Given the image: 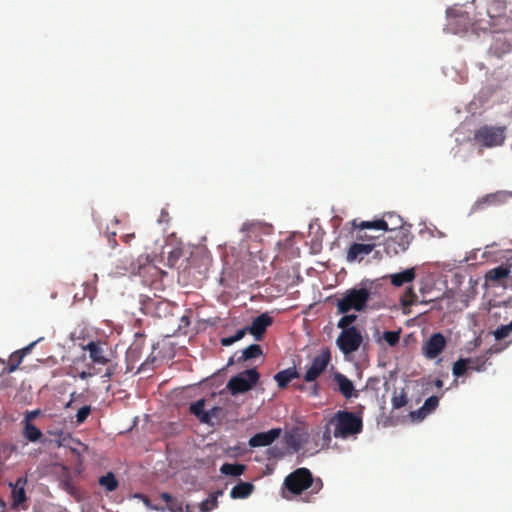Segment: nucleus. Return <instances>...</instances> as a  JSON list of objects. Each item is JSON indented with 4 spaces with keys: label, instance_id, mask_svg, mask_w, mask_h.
Returning <instances> with one entry per match:
<instances>
[{
    "label": "nucleus",
    "instance_id": "obj_5",
    "mask_svg": "<svg viewBox=\"0 0 512 512\" xmlns=\"http://www.w3.org/2000/svg\"><path fill=\"white\" fill-rule=\"evenodd\" d=\"M329 425L334 427L333 436L341 439L359 434L363 429L361 417L353 412L344 410L336 412L334 416L330 418Z\"/></svg>",
    "mask_w": 512,
    "mask_h": 512
},
{
    "label": "nucleus",
    "instance_id": "obj_23",
    "mask_svg": "<svg viewBox=\"0 0 512 512\" xmlns=\"http://www.w3.org/2000/svg\"><path fill=\"white\" fill-rule=\"evenodd\" d=\"M389 277L392 285L401 287L406 283L412 282L416 277V273L414 268H409L400 273L391 274Z\"/></svg>",
    "mask_w": 512,
    "mask_h": 512
},
{
    "label": "nucleus",
    "instance_id": "obj_46",
    "mask_svg": "<svg viewBox=\"0 0 512 512\" xmlns=\"http://www.w3.org/2000/svg\"><path fill=\"white\" fill-rule=\"evenodd\" d=\"M27 482H28L27 477H19V478H17L15 483H10L9 485H10V487L16 488V489H20V488L25 489Z\"/></svg>",
    "mask_w": 512,
    "mask_h": 512
},
{
    "label": "nucleus",
    "instance_id": "obj_55",
    "mask_svg": "<svg viewBox=\"0 0 512 512\" xmlns=\"http://www.w3.org/2000/svg\"><path fill=\"white\" fill-rule=\"evenodd\" d=\"M181 321H182L183 323L189 324L188 317H186V316H183V317L181 318Z\"/></svg>",
    "mask_w": 512,
    "mask_h": 512
},
{
    "label": "nucleus",
    "instance_id": "obj_17",
    "mask_svg": "<svg viewBox=\"0 0 512 512\" xmlns=\"http://www.w3.org/2000/svg\"><path fill=\"white\" fill-rule=\"evenodd\" d=\"M512 264L500 265L488 270L485 274L487 282L501 284L511 274Z\"/></svg>",
    "mask_w": 512,
    "mask_h": 512
},
{
    "label": "nucleus",
    "instance_id": "obj_12",
    "mask_svg": "<svg viewBox=\"0 0 512 512\" xmlns=\"http://www.w3.org/2000/svg\"><path fill=\"white\" fill-rule=\"evenodd\" d=\"M446 347V339L441 333L433 334L424 344L423 352L426 358H436Z\"/></svg>",
    "mask_w": 512,
    "mask_h": 512
},
{
    "label": "nucleus",
    "instance_id": "obj_41",
    "mask_svg": "<svg viewBox=\"0 0 512 512\" xmlns=\"http://www.w3.org/2000/svg\"><path fill=\"white\" fill-rule=\"evenodd\" d=\"M21 356H18L16 353H12L9 357L7 367L5 368L6 373L14 372L19 365L22 363Z\"/></svg>",
    "mask_w": 512,
    "mask_h": 512
},
{
    "label": "nucleus",
    "instance_id": "obj_38",
    "mask_svg": "<svg viewBox=\"0 0 512 512\" xmlns=\"http://www.w3.org/2000/svg\"><path fill=\"white\" fill-rule=\"evenodd\" d=\"M218 500L216 494H211L207 499L200 503V510L202 512H210L217 507Z\"/></svg>",
    "mask_w": 512,
    "mask_h": 512
},
{
    "label": "nucleus",
    "instance_id": "obj_43",
    "mask_svg": "<svg viewBox=\"0 0 512 512\" xmlns=\"http://www.w3.org/2000/svg\"><path fill=\"white\" fill-rule=\"evenodd\" d=\"M417 302V295L411 287L406 289L404 298L402 299L403 306H410Z\"/></svg>",
    "mask_w": 512,
    "mask_h": 512
},
{
    "label": "nucleus",
    "instance_id": "obj_11",
    "mask_svg": "<svg viewBox=\"0 0 512 512\" xmlns=\"http://www.w3.org/2000/svg\"><path fill=\"white\" fill-rule=\"evenodd\" d=\"M330 361L331 352L329 348L322 349L321 352L313 358L311 366L304 375V380L306 382L315 381L326 370Z\"/></svg>",
    "mask_w": 512,
    "mask_h": 512
},
{
    "label": "nucleus",
    "instance_id": "obj_37",
    "mask_svg": "<svg viewBox=\"0 0 512 512\" xmlns=\"http://www.w3.org/2000/svg\"><path fill=\"white\" fill-rule=\"evenodd\" d=\"M467 359L470 360L469 367L471 370H475L478 372L485 370L486 362H487L486 356H480L477 358H467Z\"/></svg>",
    "mask_w": 512,
    "mask_h": 512
},
{
    "label": "nucleus",
    "instance_id": "obj_25",
    "mask_svg": "<svg viewBox=\"0 0 512 512\" xmlns=\"http://www.w3.org/2000/svg\"><path fill=\"white\" fill-rule=\"evenodd\" d=\"M254 490V485L249 482H240L230 491V497L233 499H245L249 497Z\"/></svg>",
    "mask_w": 512,
    "mask_h": 512
},
{
    "label": "nucleus",
    "instance_id": "obj_54",
    "mask_svg": "<svg viewBox=\"0 0 512 512\" xmlns=\"http://www.w3.org/2000/svg\"><path fill=\"white\" fill-rule=\"evenodd\" d=\"M313 395H318V385L317 384H314V387H313Z\"/></svg>",
    "mask_w": 512,
    "mask_h": 512
},
{
    "label": "nucleus",
    "instance_id": "obj_36",
    "mask_svg": "<svg viewBox=\"0 0 512 512\" xmlns=\"http://www.w3.org/2000/svg\"><path fill=\"white\" fill-rule=\"evenodd\" d=\"M357 320L356 314H344L338 321L337 327L341 330L350 329L352 324Z\"/></svg>",
    "mask_w": 512,
    "mask_h": 512
},
{
    "label": "nucleus",
    "instance_id": "obj_34",
    "mask_svg": "<svg viewBox=\"0 0 512 512\" xmlns=\"http://www.w3.org/2000/svg\"><path fill=\"white\" fill-rule=\"evenodd\" d=\"M246 333H248V330L245 327L243 329L238 330L236 332V334L233 335V336L222 338L221 339V344H222V346H225V347L231 346L235 342L241 340L246 335Z\"/></svg>",
    "mask_w": 512,
    "mask_h": 512
},
{
    "label": "nucleus",
    "instance_id": "obj_42",
    "mask_svg": "<svg viewBox=\"0 0 512 512\" xmlns=\"http://www.w3.org/2000/svg\"><path fill=\"white\" fill-rule=\"evenodd\" d=\"M91 410L92 409H91L90 405H85V406L81 407L77 411V414H76V423L78 425L84 423L86 421V419L88 418V416L90 415Z\"/></svg>",
    "mask_w": 512,
    "mask_h": 512
},
{
    "label": "nucleus",
    "instance_id": "obj_7",
    "mask_svg": "<svg viewBox=\"0 0 512 512\" xmlns=\"http://www.w3.org/2000/svg\"><path fill=\"white\" fill-rule=\"evenodd\" d=\"M260 379L256 368L247 369L232 377L227 383V389L232 395L245 393L252 389Z\"/></svg>",
    "mask_w": 512,
    "mask_h": 512
},
{
    "label": "nucleus",
    "instance_id": "obj_33",
    "mask_svg": "<svg viewBox=\"0 0 512 512\" xmlns=\"http://www.w3.org/2000/svg\"><path fill=\"white\" fill-rule=\"evenodd\" d=\"M400 335L401 328L397 331H385L382 334V339L388 344V346L395 347L400 341Z\"/></svg>",
    "mask_w": 512,
    "mask_h": 512
},
{
    "label": "nucleus",
    "instance_id": "obj_50",
    "mask_svg": "<svg viewBox=\"0 0 512 512\" xmlns=\"http://www.w3.org/2000/svg\"><path fill=\"white\" fill-rule=\"evenodd\" d=\"M39 410H33L26 413L24 421L32 422V419L39 415Z\"/></svg>",
    "mask_w": 512,
    "mask_h": 512
},
{
    "label": "nucleus",
    "instance_id": "obj_57",
    "mask_svg": "<svg viewBox=\"0 0 512 512\" xmlns=\"http://www.w3.org/2000/svg\"><path fill=\"white\" fill-rule=\"evenodd\" d=\"M442 384H443V382H442L441 380H437V381H436V385H437L438 387H441V386H442Z\"/></svg>",
    "mask_w": 512,
    "mask_h": 512
},
{
    "label": "nucleus",
    "instance_id": "obj_20",
    "mask_svg": "<svg viewBox=\"0 0 512 512\" xmlns=\"http://www.w3.org/2000/svg\"><path fill=\"white\" fill-rule=\"evenodd\" d=\"M240 231L243 234L242 240L256 239L261 235L263 231V225L260 221H246L243 223Z\"/></svg>",
    "mask_w": 512,
    "mask_h": 512
},
{
    "label": "nucleus",
    "instance_id": "obj_1",
    "mask_svg": "<svg viewBox=\"0 0 512 512\" xmlns=\"http://www.w3.org/2000/svg\"><path fill=\"white\" fill-rule=\"evenodd\" d=\"M486 17L477 13L473 26L476 30L490 33H502L512 28V10L507 12L505 0H488L486 4Z\"/></svg>",
    "mask_w": 512,
    "mask_h": 512
},
{
    "label": "nucleus",
    "instance_id": "obj_18",
    "mask_svg": "<svg viewBox=\"0 0 512 512\" xmlns=\"http://www.w3.org/2000/svg\"><path fill=\"white\" fill-rule=\"evenodd\" d=\"M512 198V192L497 191L495 193L487 194L476 202L478 207L498 205L507 202Z\"/></svg>",
    "mask_w": 512,
    "mask_h": 512
},
{
    "label": "nucleus",
    "instance_id": "obj_58",
    "mask_svg": "<svg viewBox=\"0 0 512 512\" xmlns=\"http://www.w3.org/2000/svg\"><path fill=\"white\" fill-rule=\"evenodd\" d=\"M0 504H1L2 506H5V505H6V504H5V502H4V501H2V500H0Z\"/></svg>",
    "mask_w": 512,
    "mask_h": 512
},
{
    "label": "nucleus",
    "instance_id": "obj_21",
    "mask_svg": "<svg viewBox=\"0 0 512 512\" xmlns=\"http://www.w3.org/2000/svg\"><path fill=\"white\" fill-rule=\"evenodd\" d=\"M205 400L200 399L190 405V412L195 415L200 422L202 423H209L211 420L212 414H214V411L216 408H213L211 411H205Z\"/></svg>",
    "mask_w": 512,
    "mask_h": 512
},
{
    "label": "nucleus",
    "instance_id": "obj_44",
    "mask_svg": "<svg viewBox=\"0 0 512 512\" xmlns=\"http://www.w3.org/2000/svg\"><path fill=\"white\" fill-rule=\"evenodd\" d=\"M42 339H43V338H39V339H37V340H35V341L31 342L30 344H28V345H27V346H25L24 348H22V349H19V350L15 351L14 353H16L18 356H21V359L23 360V358H24L26 355H28V354L32 351L33 347H34L38 342H40Z\"/></svg>",
    "mask_w": 512,
    "mask_h": 512
},
{
    "label": "nucleus",
    "instance_id": "obj_28",
    "mask_svg": "<svg viewBox=\"0 0 512 512\" xmlns=\"http://www.w3.org/2000/svg\"><path fill=\"white\" fill-rule=\"evenodd\" d=\"M220 471L224 475L238 477L245 471V465L239 463H225L221 466Z\"/></svg>",
    "mask_w": 512,
    "mask_h": 512
},
{
    "label": "nucleus",
    "instance_id": "obj_13",
    "mask_svg": "<svg viewBox=\"0 0 512 512\" xmlns=\"http://www.w3.org/2000/svg\"><path fill=\"white\" fill-rule=\"evenodd\" d=\"M272 323L273 318L267 313H262L252 321L251 325L247 326L246 328L248 333H250L255 338V340L260 341L263 338L267 328L271 326Z\"/></svg>",
    "mask_w": 512,
    "mask_h": 512
},
{
    "label": "nucleus",
    "instance_id": "obj_16",
    "mask_svg": "<svg viewBox=\"0 0 512 512\" xmlns=\"http://www.w3.org/2000/svg\"><path fill=\"white\" fill-rule=\"evenodd\" d=\"M374 247L375 243H353L347 251L346 259L349 262L361 261L373 251Z\"/></svg>",
    "mask_w": 512,
    "mask_h": 512
},
{
    "label": "nucleus",
    "instance_id": "obj_14",
    "mask_svg": "<svg viewBox=\"0 0 512 512\" xmlns=\"http://www.w3.org/2000/svg\"><path fill=\"white\" fill-rule=\"evenodd\" d=\"M333 380L338 386V391L346 399L357 398L359 393L355 390L353 382L344 374L336 372L333 375Z\"/></svg>",
    "mask_w": 512,
    "mask_h": 512
},
{
    "label": "nucleus",
    "instance_id": "obj_2",
    "mask_svg": "<svg viewBox=\"0 0 512 512\" xmlns=\"http://www.w3.org/2000/svg\"><path fill=\"white\" fill-rule=\"evenodd\" d=\"M371 286L372 282L366 280L362 281L359 287L346 290L343 297L337 301L338 314H346L351 310L364 312L371 299Z\"/></svg>",
    "mask_w": 512,
    "mask_h": 512
},
{
    "label": "nucleus",
    "instance_id": "obj_48",
    "mask_svg": "<svg viewBox=\"0 0 512 512\" xmlns=\"http://www.w3.org/2000/svg\"><path fill=\"white\" fill-rule=\"evenodd\" d=\"M330 426H331V425H329V423H328V424L325 426V430L323 431V434H322V440H323V442H324L326 445H329V443L331 442V439H332Z\"/></svg>",
    "mask_w": 512,
    "mask_h": 512
},
{
    "label": "nucleus",
    "instance_id": "obj_53",
    "mask_svg": "<svg viewBox=\"0 0 512 512\" xmlns=\"http://www.w3.org/2000/svg\"><path fill=\"white\" fill-rule=\"evenodd\" d=\"M75 393L71 394V400L67 403L66 407H71L73 399H74Z\"/></svg>",
    "mask_w": 512,
    "mask_h": 512
},
{
    "label": "nucleus",
    "instance_id": "obj_47",
    "mask_svg": "<svg viewBox=\"0 0 512 512\" xmlns=\"http://www.w3.org/2000/svg\"><path fill=\"white\" fill-rule=\"evenodd\" d=\"M93 370L94 371H81L78 373V376L82 380H85V379H88V378L100 373V369H96L95 366L93 367Z\"/></svg>",
    "mask_w": 512,
    "mask_h": 512
},
{
    "label": "nucleus",
    "instance_id": "obj_8",
    "mask_svg": "<svg viewBox=\"0 0 512 512\" xmlns=\"http://www.w3.org/2000/svg\"><path fill=\"white\" fill-rule=\"evenodd\" d=\"M413 238L414 235L410 228H401L386 239L384 250L389 256L404 253L409 248Z\"/></svg>",
    "mask_w": 512,
    "mask_h": 512
},
{
    "label": "nucleus",
    "instance_id": "obj_10",
    "mask_svg": "<svg viewBox=\"0 0 512 512\" xmlns=\"http://www.w3.org/2000/svg\"><path fill=\"white\" fill-rule=\"evenodd\" d=\"M361 229H373L374 231H390L395 233L403 226L402 218L394 213H386L383 218L373 221H362L359 223Z\"/></svg>",
    "mask_w": 512,
    "mask_h": 512
},
{
    "label": "nucleus",
    "instance_id": "obj_24",
    "mask_svg": "<svg viewBox=\"0 0 512 512\" xmlns=\"http://www.w3.org/2000/svg\"><path fill=\"white\" fill-rule=\"evenodd\" d=\"M23 424L22 435L27 441L33 443L41 441L43 433L38 427L28 421H23Z\"/></svg>",
    "mask_w": 512,
    "mask_h": 512
},
{
    "label": "nucleus",
    "instance_id": "obj_49",
    "mask_svg": "<svg viewBox=\"0 0 512 512\" xmlns=\"http://www.w3.org/2000/svg\"><path fill=\"white\" fill-rule=\"evenodd\" d=\"M141 346L137 343H134L127 351V355L129 357H136L140 353Z\"/></svg>",
    "mask_w": 512,
    "mask_h": 512
},
{
    "label": "nucleus",
    "instance_id": "obj_39",
    "mask_svg": "<svg viewBox=\"0 0 512 512\" xmlns=\"http://www.w3.org/2000/svg\"><path fill=\"white\" fill-rule=\"evenodd\" d=\"M60 487L66 491L68 494L72 495V496H77L78 495V489L76 488V486L73 484L70 476L68 475L67 477L61 479L60 481Z\"/></svg>",
    "mask_w": 512,
    "mask_h": 512
},
{
    "label": "nucleus",
    "instance_id": "obj_56",
    "mask_svg": "<svg viewBox=\"0 0 512 512\" xmlns=\"http://www.w3.org/2000/svg\"><path fill=\"white\" fill-rule=\"evenodd\" d=\"M276 450H277L276 448H272V449H270L269 451L271 452V454H272L273 456H276V455H277V454H276V452H275Z\"/></svg>",
    "mask_w": 512,
    "mask_h": 512
},
{
    "label": "nucleus",
    "instance_id": "obj_3",
    "mask_svg": "<svg viewBox=\"0 0 512 512\" xmlns=\"http://www.w3.org/2000/svg\"><path fill=\"white\" fill-rule=\"evenodd\" d=\"M82 349L89 353V358L94 365L105 366L103 378L110 380L116 374L118 363L114 360V355L105 341H89L86 345L82 346Z\"/></svg>",
    "mask_w": 512,
    "mask_h": 512
},
{
    "label": "nucleus",
    "instance_id": "obj_9",
    "mask_svg": "<svg viewBox=\"0 0 512 512\" xmlns=\"http://www.w3.org/2000/svg\"><path fill=\"white\" fill-rule=\"evenodd\" d=\"M363 342L361 331L357 327L341 330L336 339V345L344 355L356 352Z\"/></svg>",
    "mask_w": 512,
    "mask_h": 512
},
{
    "label": "nucleus",
    "instance_id": "obj_26",
    "mask_svg": "<svg viewBox=\"0 0 512 512\" xmlns=\"http://www.w3.org/2000/svg\"><path fill=\"white\" fill-rule=\"evenodd\" d=\"M158 498L165 503V505H162L165 510L167 509L170 512H182V503L169 493L163 492L159 494Z\"/></svg>",
    "mask_w": 512,
    "mask_h": 512
},
{
    "label": "nucleus",
    "instance_id": "obj_22",
    "mask_svg": "<svg viewBox=\"0 0 512 512\" xmlns=\"http://www.w3.org/2000/svg\"><path fill=\"white\" fill-rule=\"evenodd\" d=\"M299 377V373L295 367H290L285 370L279 371L274 375V380L280 389H284L293 380Z\"/></svg>",
    "mask_w": 512,
    "mask_h": 512
},
{
    "label": "nucleus",
    "instance_id": "obj_15",
    "mask_svg": "<svg viewBox=\"0 0 512 512\" xmlns=\"http://www.w3.org/2000/svg\"><path fill=\"white\" fill-rule=\"evenodd\" d=\"M281 434L280 428H273L266 432L255 434L249 439L250 447H264L271 445Z\"/></svg>",
    "mask_w": 512,
    "mask_h": 512
},
{
    "label": "nucleus",
    "instance_id": "obj_31",
    "mask_svg": "<svg viewBox=\"0 0 512 512\" xmlns=\"http://www.w3.org/2000/svg\"><path fill=\"white\" fill-rule=\"evenodd\" d=\"M469 362L470 360L466 358H460L459 360H457L452 368L453 375L455 377L463 376L466 373V371L470 369Z\"/></svg>",
    "mask_w": 512,
    "mask_h": 512
},
{
    "label": "nucleus",
    "instance_id": "obj_40",
    "mask_svg": "<svg viewBox=\"0 0 512 512\" xmlns=\"http://www.w3.org/2000/svg\"><path fill=\"white\" fill-rule=\"evenodd\" d=\"M512 332V321L507 325H501L494 331V337L496 340H503L507 338Z\"/></svg>",
    "mask_w": 512,
    "mask_h": 512
},
{
    "label": "nucleus",
    "instance_id": "obj_19",
    "mask_svg": "<svg viewBox=\"0 0 512 512\" xmlns=\"http://www.w3.org/2000/svg\"><path fill=\"white\" fill-rule=\"evenodd\" d=\"M439 404V398L435 395L433 396H430L429 398H427L423 404V406L416 410V411H412L410 413L412 419L414 420H422L424 419L429 413H431L432 411H434L437 406Z\"/></svg>",
    "mask_w": 512,
    "mask_h": 512
},
{
    "label": "nucleus",
    "instance_id": "obj_6",
    "mask_svg": "<svg viewBox=\"0 0 512 512\" xmlns=\"http://www.w3.org/2000/svg\"><path fill=\"white\" fill-rule=\"evenodd\" d=\"M505 127L484 125L474 132V141L482 147L501 146L505 141Z\"/></svg>",
    "mask_w": 512,
    "mask_h": 512
},
{
    "label": "nucleus",
    "instance_id": "obj_4",
    "mask_svg": "<svg viewBox=\"0 0 512 512\" xmlns=\"http://www.w3.org/2000/svg\"><path fill=\"white\" fill-rule=\"evenodd\" d=\"M283 487L293 495H300L304 490L311 488V493H318L323 488L320 478L314 479L307 468H297L287 475Z\"/></svg>",
    "mask_w": 512,
    "mask_h": 512
},
{
    "label": "nucleus",
    "instance_id": "obj_30",
    "mask_svg": "<svg viewBox=\"0 0 512 512\" xmlns=\"http://www.w3.org/2000/svg\"><path fill=\"white\" fill-rule=\"evenodd\" d=\"M408 403L407 394L404 389L394 390L393 396L391 399V404L393 409H400L404 407Z\"/></svg>",
    "mask_w": 512,
    "mask_h": 512
},
{
    "label": "nucleus",
    "instance_id": "obj_32",
    "mask_svg": "<svg viewBox=\"0 0 512 512\" xmlns=\"http://www.w3.org/2000/svg\"><path fill=\"white\" fill-rule=\"evenodd\" d=\"M11 498H12V508L19 507L27 500L25 489L24 488H20V489L12 488Z\"/></svg>",
    "mask_w": 512,
    "mask_h": 512
},
{
    "label": "nucleus",
    "instance_id": "obj_35",
    "mask_svg": "<svg viewBox=\"0 0 512 512\" xmlns=\"http://www.w3.org/2000/svg\"><path fill=\"white\" fill-rule=\"evenodd\" d=\"M353 226L355 228H358V232H357V236L356 238L358 240H362V241H369L370 243H373L374 240H377L380 238L381 234H371V233H367L365 232L364 230L365 229H361L359 227V224L356 223V221H353Z\"/></svg>",
    "mask_w": 512,
    "mask_h": 512
},
{
    "label": "nucleus",
    "instance_id": "obj_51",
    "mask_svg": "<svg viewBox=\"0 0 512 512\" xmlns=\"http://www.w3.org/2000/svg\"><path fill=\"white\" fill-rule=\"evenodd\" d=\"M115 236H116V232H112L111 234H109L107 236L108 242H109V245H110L111 248H115L117 246V242H116Z\"/></svg>",
    "mask_w": 512,
    "mask_h": 512
},
{
    "label": "nucleus",
    "instance_id": "obj_45",
    "mask_svg": "<svg viewBox=\"0 0 512 512\" xmlns=\"http://www.w3.org/2000/svg\"><path fill=\"white\" fill-rule=\"evenodd\" d=\"M139 497L143 500L146 506L157 511H165V508L161 504L152 505L150 499L147 496L139 495Z\"/></svg>",
    "mask_w": 512,
    "mask_h": 512
},
{
    "label": "nucleus",
    "instance_id": "obj_52",
    "mask_svg": "<svg viewBox=\"0 0 512 512\" xmlns=\"http://www.w3.org/2000/svg\"><path fill=\"white\" fill-rule=\"evenodd\" d=\"M132 238H134V234H127L123 237L125 242H128Z\"/></svg>",
    "mask_w": 512,
    "mask_h": 512
},
{
    "label": "nucleus",
    "instance_id": "obj_27",
    "mask_svg": "<svg viewBox=\"0 0 512 512\" xmlns=\"http://www.w3.org/2000/svg\"><path fill=\"white\" fill-rule=\"evenodd\" d=\"M262 354L263 351L260 345L251 344L242 351V355L238 358L237 362H243L249 359L257 358Z\"/></svg>",
    "mask_w": 512,
    "mask_h": 512
},
{
    "label": "nucleus",
    "instance_id": "obj_29",
    "mask_svg": "<svg viewBox=\"0 0 512 512\" xmlns=\"http://www.w3.org/2000/svg\"><path fill=\"white\" fill-rule=\"evenodd\" d=\"M98 482L108 492L115 491L119 485L118 480L112 472H108L106 475L101 476Z\"/></svg>",
    "mask_w": 512,
    "mask_h": 512
}]
</instances>
